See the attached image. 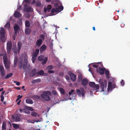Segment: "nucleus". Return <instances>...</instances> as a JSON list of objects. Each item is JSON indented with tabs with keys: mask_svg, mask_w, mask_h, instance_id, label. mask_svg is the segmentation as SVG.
<instances>
[{
	"mask_svg": "<svg viewBox=\"0 0 130 130\" xmlns=\"http://www.w3.org/2000/svg\"><path fill=\"white\" fill-rule=\"evenodd\" d=\"M89 86L92 88H95L96 89L98 90L99 89V86L98 84H95L94 82H90L89 83Z\"/></svg>",
	"mask_w": 130,
	"mask_h": 130,
	"instance_id": "nucleus-8",
	"label": "nucleus"
},
{
	"mask_svg": "<svg viewBox=\"0 0 130 130\" xmlns=\"http://www.w3.org/2000/svg\"><path fill=\"white\" fill-rule=\"evenodd\" d=\"M51 95V92L50 91H44L41 95V98L46 101H48L50 99V96Z\"/></svg>",
	"mask_w": 130,
	"mask_h": 130,
	"instance_id": "nucleus-2",
	"label": "nucleus"
},
{
	"mask_svg": "<svg viewBox=\"0 0 130 130\" xmlns=\"http://www.w3.org/2000/svg\"><path fill=\"white\" fill-rule=\"evenodd\" d=\"M28 109L29 111L30 110L31 111H33L34 109L32 107H28Z\"/></svg>",
	"mask_w": 130,
	"mask_h": 130,
	"instance_id": "nucleus-54",
	"label": "nucleus"
},
{
	"mask_svg": "<svg viewBox=\"0 0 130 130\" xmlns=\"http://www.w3.org/2000/svg\"><path fill=\"white\" fill-rule=\"evenodd\" d=\"M41 81V79H34L31 82V83L32 84H35L36 83H39Z\"/></svg>",
	"mask_w": 130,
	"mask_h": 130,
	"instance_id": "nucleus-23",
	"label": "nucleus"
},
{
	"mask_svg": "<svg viewBox=\"0 0 130 130\" xmlns=\"http://www.w3.org/2000/svg\"><path fill=\"white\" fill-rule=\"evenodd\" d=\"M3 60L6 68L9 69L10 67V64L7 61V56L6 53H4L3 55Z\"/></svg>",
	"mask_w": 130,
	"mask_h": 130,
	"instance_id": "nucleus-4",
	"label": "nucleus"
},
{
	"mask_svg": "<svg viewBox=\"0 0 130 130\" xmlns=\"http://www.w3.org/2000/svg\"><path fill=\"white\" fill-rule=\"evenodd\" d=\"M116 85H115L113 84L112 85L111 88L110 89L112 88H114L115 87Z\"/></svg>",
	"mask_w": 130,
	"mask_h": 130,
	"instance_id": "nucleus-63",
	"label": "nucleus"
},
{
	"mask_svg": "<svg viewBox=\"0 0 130 130\" xmlns=\"http://www.w3.org/2000/svg\"><path fill=\"white\" fill-rule=\"evenodd\" d=\"M96 64H97L98 66V67H99V68H101L103 66V65L102 64V63L101 62H99L98 63H96Z\"/></svg>",
	"mask_w": 130,
	"mask_h": 130,
	"instance_id": "nucleus-39",
	"label": "nucleus"
},
{
	"mask_svg": "<svg viewBox=\"0 0 130 130\" xmlns=\"http://www.w3.org/2000/svg\"><path fill=\"white\" fill-rule=\"evenodd\" d=\"M18 49H14L13 50V53L15 55H17L18 53H19L21 46L22 45V43L21 42H18Z\"/></svg>",
	"mask_w": 130,
	"mask_h": 130,
	"instance_id": "nucleus-6",
	"label": "nucleus"
},
{
	"mask_svg": "<svg viewBox=\"0 0 130 130\" xmlns=\"http://www.w3.org/2000/svg\"><path fill=\"white\" fill-rule=\"evenodd\" d=\"M40 37L42 40H44V37L43 35H40Z\"/></svg>",
	"mask_w": 130,
	"mask_h": 130,
	"instance_id": "nucleus-59",
	"label": "nucleus"
},
{
	"mask_svg": "<svg viewBox=\"0 0 130 130\" xmlns=\"http://www.w3.org/2000/svg\"><path fill=\"white\" fill-rule=\"evenodd\" d=\"M44 58V55H40L38 57V60L40 61H42Z\"/></svg>",
	"mask_w": 130,
	"mask_h": 130,
	"instance_id": "nucleus-25",
	"label": "nucleus"
},
{
	"mask_svg": "<svg viewBox=\"0 0 130 130\" xmlns=\"http://www.w3.org/2000/svg\"><path fill=\"white\" fill-rule=\"evenodd\" d=\"M20 27L17 24H15L13 27V29L14 31V35H17L18 30L20 29Z\"/></svg>",
	"mask_w": 130,
	"mask_h": 130,
	"instance_id": "nucleus-14",
	"label": "nucleus"
},
{
	"mask_svg": "<svg viewBox=\"0 0 130 130\" xmlns=\"http://www.w3.org/2000/svg\"><path fill=\"white\" fill-rule=\"evenodd\" d=\"M74 90H71L70 91V92H69V94L70 95L72 94V93H74V94H75V93L74 92Z\"/></svg>",
	"mask_w": 130,
	"mask_h": 130,
	"instance_id": "nucleus-44",
	"label": "nucleus"
},
{
	"mask_svg": "<svg viewBox=\"0 0 130 130\" xmlns=\"http://www.w3.org/2000/svg\"><path fill=\"white\" fill-rule=\"evenodd\" d=\"M48 60V58L46 57L44 59V60L42 61L41 62V64L42 65H44L45 64L46 62Z\"/></svg>",
	"mask_w": 130,
	"mask_h": 130,
	"instance_id": "nucleus-32",
	"label": "nucleus"
},
{
	"mask_svg": "<svg viewBox=\"0 0 130 130\" xmlns=\"http://www.w3.org/2000/svg\"><path fill=\"white\" fill-rule=\"evenodd\" d=\"M12 125L14 128L15 129H17L19 127V126L18 124L13 123L12 124Z\"/></svg>",
	"mask_w": 130,
	"mask_h": 130,
	"instance_id": "nucleus-37",
	"label": "nucleus"
},
{
	"mask_svg": "<svg viewBox=\"0 0 130 130\" xmlns=\"http://www.w3.org/2000/svg\"><path fill=\"white\" fill-rule=\"evenodd\" d=\"M58 9L59 10H60L59 12H60L62 11L63 9V7L62 6H60L58 7Z\"/></svg>",
	"mask_w": 130,
	"mask_h": 130,
	"instance_id": "nucleus-46",
	"label": "nucleus"
},
{
	"mask_svg": "<svg viewBox=\"0 0 130 130\" xmlns=\"http://www.w3.org/2000/svg\"><path fill=\"white\" fill-rule=\"evenodd\" d=\"M30 24L28 21H26L25 22V26L26 27H29L30 26Z\"/></svg>",
	"mask_w": 130,
	"mask_h": 130,
	"instance_id": "nucleus-34",
	"label": "nucleus"
},
{
	"mask_svg": "<svg viewBox=\"0 0 130 130\" xmlns=\"http://www.w3.org/2000/svg\"><path fill=\"white\" fill-rule=\"evenodd\" d=\"M36 57L32 56L31 60L33 63H34L35 62L36 60Z\"/></svg>",
	"mask_w": 130,
	"mask_h": 130,
	"instance_id": "nucleus-43",
	"label": "nucleus"
},
{
	"mask_svg": "<svg viewBox=\"0 0 130 130\" xmlns=\"http://www.w3.org/2000/svg\"><path fill=\"white\" fill-rule=\"evenodd\" d=\"M69 76L71 80L73 82L76 81V76L72 73H70Z\"/></svg>",
	"mask_w": 130,
	"mask_h": 130,
	"instance_id": "nucleus-11",
	"label": "nucleus"
},
{
	"mask_svg": "<svg viewBox=\"0 0 130 130\" xmlns=\"http://www.w3.org/2000/svg\"><path fill=\"white\" fill-rule=\"evenodd\" d=\"M18 58L17 57H15L14 60V66L16 67L17 64L18 63Z\"/></svg>",
	"mask_w": 130,
	"mask_h": 130,
	"instance_id": "nucleus-31",
	"label": "nucleus"
},
{
	"mask_svg": "<svg viewBox=\"0 0 130 130\" xmlns=\"http://www.w3.org/2000/svg\"><path fill=\"white\" fill-rule=\"evenodd\" d=\"M82 79V75L81 74H79L78 75L77 81L80 82Z\"/></svg>",
	"mask_w": 130,
	"mask_h": 130,
	"instance_id": "nucleus-30",
	"label": "nucleus"
},
{
	"mask_svg": "<svg viewBox=\"0 0 130 130\" xmlns=\"http://www.w3.org/2000/svg\"><path fill=\"white\" fill-rule=\"evenodd\" d=\"M47 68L48 70H52V69L53 67L52 66L50 65L48 66Z\"/></svg>",
	"mask_w": 130,
	"mask_h": 130,
	"instance_id": "nucleus-51",
	"label": "nucleus"
},
{
	"mask_svg": "<svg viewBox=\"0 0 130 130\" xmlns=\"http://www.w3.org/2000/svg\"><path fill=\"white\" fill-rule=\"evenodd\" d=\"M54 6L55 7H58V4L57 3H55L54 5Z\"/></svg>",
	"mask_w": 130,
	"mask_h": 130,
	"instance_id": "nucleus-64",
	"label": "nucleus"
},
{
	"mask_svg": "<svg viewBox=\"0 0 130 130\" xmlns=\"http://www.w3.org/2000/svg\"><path fill=\"white\" fill-rule=\"evenodd\" d=\"M59 91L63 95L65 94V91L62 88H60Z\"/></svg>",
	"mask_w": 130,
	"mask_h": 130,
	"instance_id": "nucleus-36",
	"label": "nucleus"
},
{
	"mask_svg": "<svg viewBox=\"0 0 130 130\" xmlns=\"http://www.w3.org/2000/svg\"><path fill=\"white\" fill-rule=\"evenodd\" d=\"M5 27H6L7 28H10V24L9 22H7L6 24L5 25Z\"/></svg>",
	"mask_w": 130,
	"mask_h": 130,
	"instance_id": "nucleus-38",
	"label": "nucleus"
},
{
	"mask_svg": "<svg viewBox=\"0 0 130 130\" xmlns=\"http://www.w3.org/2000/svg\"><path fill=\"white\" fill-rule=\"evenodd\" d=\"M93 67L96 68H97L98 67V65L97 64H93Z\"/></svg>",
	"mask_w": 130,
	"mask_h": 130,
	"instance_id": "nucleus-61",
	"label": "nucleus"
},
{
	"mask_svg": "<svg viewBox=\"0 0 130 130\" xmlns=\"http://www.w3.org/2000/svg\"><path fill=\"white\" fill-rule=\"evenodd\" d=\"M59 102V100H57L55 102H53V105L56 104V103H58Z\"/></svg>",
	"mask_w": 130,
	"mask_h": 130,
	"instance_id": "nucleus-55",
	"label": "nucleus"
},
{
	"mask_svg": "<svg viewBox=\"0 0 130 130\" xmlns=\"http://www.w3.org/2000/svg\"><path fill=\"white\" fill-rule=\"evenodd\" d=\"M48 60V58L46 57L44 59V60L42 61L41 62V64L42 65H44L45 64L46 62Z\"/></svg>",
	"mask_w": 130,
	"mask_h": 130,
	"instance_id": "nucleus-33",
	"label": "nucleus"
},
{
	"mask_svg": "<svg viewBox=\"0 0 130 130\" xmlns=\"http://www.w3.org/2000/svg\"><path fill=\"white\" fill-rule=\"evenodd\" d=\"M14 83H15V84L17 86H19L20 84V82L15 81H14Z\"/></svg>",
	"mask_w": 130,
	"mask_h": 130,
	"instance_id": "nucleus-49",
	"label": "nucleus"
},
{
	"mask_svg": "<svg viewBox=\"0 0 130 130\" xmlns=\"http://www.w3.org/2000/svg\"><path fill=\"white\" fill-rule=\"evenodd\" d=\"M41 5V2L39 1H38L36 2V5L37 6H40Z\"/></svg>",
	"mask_w": 130,
	"mask_h": 130,
	"instance_id": "nucleus-45",
	"label": "nucleus"
},
{
	"mask_svg": "<svg viewBox=\"0 0 130 130\" xmlns=\"http://www.w3.org/2000/svg\"><path fill=\"white\" fill-rule=\"evenodd\" d=\"M1 101L3 102L4 100V97L3 95H1Z\"/></svg>",
	"mask_w": 130,
	"mask_h": 130,
	"instance_id": "nucleus-52",
	"label": "nucleus"
},
{
	"mask_svg": "<svg viewBox=\"0 0 130 130\" xmlns=\"http://www.w3.org/2000/svg\"><path fill=\"white\" fill-rule=\"evenodd\" d=\"M12 46V43L10 41L8 42L7 43V53H9L11 51Z\"/></svg>",
	"mask_w": 130,
	"mask_h": 130,
	"instance_id": "nucleus-10",
	"label": "nucleus"
},
{
	"mask_svg": "<svg viewBox=\"0 0 130 130\" xmlns=\"http://www.w3.org/2000/svg\"><path fill=\"white\" fill-rule=\"evenodd\" d=\"M105 70V68H99V69H98L96 70V71L97 73H99L101 74H103L104 73Z\"/></svg>",
	"mask_w": 130,
	"mask_h": 130,
	"instance_id": "nucleus-12",
	"label": "nucleus"
},
{
	"mask_svg": "<svg viewBox=\"0 0 130 130\" xmlns=\"http://www.w3.org/2000/svg\"><path fill=\"white\" fill-rule=\"evenodd\" d=\"M53 43L52 42L51 43V44L50 45V47L51 49H53Z\"/></svg>",
	"mask_w": 130,
	"mask_h": 130,
	"instance_id": "nucleus-57",
	"label": "nucleus"
},
{
	"mask_svg": "<svg viewBox=\"0 0 130 130\" xmlns=\"http://www.w3.org/2000/svg\"><path fill=\"white\" fill-rule=\"evenodd\" d=\"M26 103L28 104H32L33 101L32 100L29 99H27L26 100Z\"/></svg>",
	"mask_w": 130,
	"mask_h": 130,
	"instance_id": "nucleus-24",
	"label": "nucleus"
},
{
	"mask_svg": "<svg viewBox=\"0 0 130 130\" xmlns=\"http://www.w3.org/2000/svg\"><path fill=\"white\" fill-rule=\"evenodd\" d=\"M19 67L20 69L22 68V59H21V61H19L18 62Z\"/></svg>",
	"mask_w": 130,
	"mask_h": 130,
	"instance_id": "nucleus-26",
	"label": "nucleus"
},
{
	"mask_svg": "<svg viewBox=\"0 0 130 130\" xmlns=\"http://www.w3.org/2000/svg\"><path fill=\"white\" fill-rule=\"evenodd\" d=\"M52 93L53 95H56L58 94L57 92L54 90H53L52 91Z\"/></svg>",
	"mask_w": 130,
	"mask_h": 130,
	"instance_id": "nucleus-40",
	"label": "nucleus"
},
{
	"mask_svg": "<svg viewBox=\"0 0 130 130\" xmlns=\"http://www.w3.org/2000/svg\"><path fill=\"white\" fill-rule=\"evenodd\" d=\"M0 71L2 78H3L5 76L6 73L2 65L0 66Z\"/></svg>",
	"mask_w": 130,
	"mask_h": 130,
	"instance_id": "nucleus-9",
	"label": "nucleus"
},
{
	"mask_svg": "<svg viewBox=\"0 0 130 130\" xmlns=\"http://www.w3.org/2000/svg\"><path fill=\"white\" fill-rule=\"evenodd\" d=\"M31 116L34 117H39V114L34 112H31Z\"/></svg>",
	"mask_w": 130,
	"mask_h": 130,
	"instance_id": "nucleus-29",
	"label": "nucleus"
},
{
	"mask_svg": "<svg viewBox=\"0 0 130 130\" xmlns=\"http://www.w3.org/2000/svg\"><path fill=\"white\" fill-rule=\"evenodd\" d=\"M77 94L79 96H81V94L82 96L84 97L85 94V92L84 88L82 87H80L79 89L76 90Z\"/></svg>",
	"mask_w": 130,
	"mask_h": 130,
	"instance_id": "nucleus-5",
	"label": "nucleus"
},
{
	"mask_svg": "<svg viewBox=\"0 0 130 130\" xmlns=\"http://www.w3.org/2000/svg\"><path fill=\"white\" fill-rule=\"evenodd\" d=\"M99 84H100V88L102 91H104L106 90L107 85L106 80L103 79H100L99 80Z\"/></svg>",
	"mask_w": 130,
	"mask_h": 130,
	"instance_id": "nucleus-3",
	"label": "nucleus"
},
{
	"mask_svg": "<svg viewBox=\"0 0 130 130\" xmlns=\"http://www.w3.org/2000/svg\"><path fill=\"white\" fill-rule=\"evenodd\" d=\"M46 46L45 44L42 45L40 48V51L41 52H43L46 49Z\"/></svg>",
	"mask_w": 130,
	"mask_h": 130,
	"instance_id": "nucleus-20",
	"label": "nucleus"
},
{
	"mask_svg": "<svg viewBox=\"0 0 130 130\" xmlns=\"http://www.w3.org/2000/svg\"><path fill=\"white\" fill-rule=\"evenodd\" d=\"M105 70V73L106 75V76H108L109 75V71L107 70Z\"/></svg>",
	"mask_w": 130,
	"mask_h": 130,
	"instance_id": "nucleus-48",
	"label": "nucleus"
},
{
	"mask_svg": "<svg viewBox=\"0 0 130 130\" xmlns=\"http://www.w3.org/2000/svg\"><path fill=\"white\" fill-rule=\"evenodd\" d=\"M121 85L123 86L124 84V81L123 80H122L121 82Z\"/></svg>",
	"mask_w": 130,
	"mask_h": 130,
	"instance_id": "nucleus-56",
	"label": "nucleus"
},
{
	"mask_svg": "<svg viewBox=\"0 0 130 130\" xmlns=\"http://www.w3.org/2000/svg\"><path fill=\"white\" fill-rule=\"evenodd\" d=\"M44 73V71L43 70H41L39 71L37 73V74L38 75H43Z\"/></svg>",
	"mask_w": 130,
	"mask_h": 130,
	"instance_id": "nucleus-35",
	"label": "nucleus"
},
{
	"mask_svg": "<svg viewBox=\"0 0 130 130\" xmlns=\"http://www.w3.org/2000/svg\"><path fill=\"white\" fill-rule=\"evenodd\" d=\"M55 10L56 12H57L59 11V10L58 7L56 8L55 9Z\"/></svg>",
	"mask_w": 130,
	"mask_h": 130,
	"instance_id": "nucleus-62",
	"label": "nucleus"
},
{
	"mask_svg": "<svg viewBox=\"0 0 130 130\" xmlns=\"http://www.w3.org/2000/svg\"><path fill=\"white\" fill-rule=\"evenodd\" d=\"M39 52V50L38 49H37L32 54V56L35 57H36L38 55Z\"/></svg>",
	"mask_w": 130,
	"mask_h": 130,
	"instance_id": "nucleus-17",
	"label": "nucleus"
},
{
	"mask_svg": "<svg viewBox=\"0 0 130 130\" xmlns=\"http://www.w3.org/2000/svg\"><path fill=\"white\" fill-rule=\"evenodd\" d=\"M28 58L27 56L24 57L23 61V68L25 70V74H27L29 73L31 69L30 65L29 63H28Z\"/></svg>",
	"mask_w": 130,
	"mask_h": 130,
	"instance_id": "nucleus-1",
	"label": "nucleus"
},
{
	"mask_svg": "<svg viewBox=\"0 0 130 130\" xmlns=\"http://www.w3.org/2000/svg\"><path fill=\"white\" fill-rule=\"evenodd\" d=\"M31 7H28L26 11L27 12H29L31 11Z\"/></svg>",
	"mask_w": 130,
	"mask_h": 130,
	"instance_id": "nucleus-47",
	"label": "nucleus"
},
{
	"mask_svg": "<svg viewBox=\"0 0 130 130\" xmlns=\"http://www.w3.org/2000/svg\"><path fill=\"white\" fill-rule=\"evenodd\" d=\"M88 83V82L87 79H84L82 80L81 82V84L83 86L86 85Z\"/></svg>",
	"mask_w": 130,
	"mask_h": 130,
	"instance_id": "nucleus-22",
	"label": "nucleus"
},
{
	"mask_svg": "<svg viewBox=\"0 0 130 130\" xmlns=\"http://www.w3.org/2000/svg\"><path fill=\"white\" fill-rule=\"evenodd\" d=\"M112 83L111 82H109L108 83V87L107 90L108 91H109L112 86Z\"/></svg>",
	"mask_w": 130,
	"mask_h": 130,
	"instance_id": "nucleus-28",
	"label": "nucleus"
},
{
	"mask_svg": "<svg viewBox=\"0 0 130 130\" xmlns=\"http://www.w3.org/2000/svg\"><path fill=\"white\" fill-rule=\"evenodd\" d=\"M54 71L53 70H48V73H54Z\"/></svg>",
	"mask_w": 130,
	"mask_h": 130,
	"instance_id": "nucleus-58",
	"label": "nucleus"
},
{
	"mask_svg": "<svg viewBox=\"0 0 130 130\" xmlns=\"http://www.w3.org/2000/svg\"><path fill=\"white\" fill-rule=\"evenodd\" d=\"M14 15L15 17L19 18L22 16V14L19 12L17 11L14 13Z\"/></svg>",
	"mask_w": 130,
	"mask_h": 130,
	"instance_id": "nucleus-16",
	"label": "nucleus"
},
{
	"mask_svg": "<svg viewBox=\"0 0 130 130\" xmlns=\"http://www.w3.org/2000/svg\"><path fill=\"white\" fill-rule=\"evenodd\" d=\"M36 69L32 70L30 74L32 77H34L37 74V73H36Z\"/></svg>",
	"mask_w": 130,
	"mask_h": 130,
	"instance_id": "nucleus-19",
	"label": "nucleus"
},
{
	"mask_svg": "<svg viewBox=\"0 0 130 130\" xmlns=\"http://www.w3.org/2000/svg\"><path fill=\"white\" fill-rule=\"evenodd\" d=\"M21 116V114L17 113L15 116H12V118L13 120L16 122L20 121L21 120L20 117Z\"/></svg>",
	"mask_w": 130,
	"mask_h": 130,
	"instance_id": "nucleus-7",
	"label": "nucleus"
},
{
	"mask_svg": "<svg viewBox=\"0 0 130 130\" xmlns=\"http://www.w3.org/2000/svg\"><path fill=\"white\" fill-rule=\"evenodd\" d=\"M30 113V111H29L28 110V109H26L25 111V113H26L27 114H29Z\"/></svg>",
	"mask_w": 130,
	"mask_h": 130,
	"instance_id": "nucleus-50",
	"label": "nucleus"
},
{
	"mask_svg": "<svg viewBox=\"0 0 130 130\" xmlns=\"http://www.w3.org/2000/svg\"><path fill=\"white\" fill-rule=\"evenodd\" d=\"M0 34L2 38H4L5 37V31L3 27H1L0 29Z\"/></svg>",
	"mask_w": 130,
	"mask_h": 130,
	"instance_id": "nucleus-13",
	"label": "nucleus"
},
{
	"mask_svg": "<svg viewBox=\"0 0 130 130\" xmlns=\"http://www.w3.org/2000/svg\"><path fill=\"white\" fill-rule=\"evenodd\" d=\"M32 97L35 99H37L38 100L40 98V96L38 95H34Z\"/></svg>",
	"mask_w": 130,
	"mask_h": 130,
	"instance_id": "nucleus-42",
	"label": "nucleus"
},
{
	"mask_svg": "<svg viewBox=\"0 0 130 130\" xmlns=\"http://www.w3.org/2000/svg\"><path fill=\"white\" fill-rule=\"evenodd\" d=\"M52 8V6L51 5H48L47 6V9L46 7L44 8V11L45 12H46L47 11L48 12H50Z\"/></svg>",
	"mask_w": 130,
	"mask_h": 130,
	"instance_id": "nucleus-15",
	"label": "nucleus"
},
{
	"mask_svg": "<svg viewBox=\"0 0 130 130\" xmlns=\"http://www.w3.org/2000/svg\"><path fill=\"white\" fill-rule=\"evenodd\" d=\"M31 32V29L29 28H26L25 30V34L26 35H28Z\"/></svg>",
	"mask_w": 130,
	"mask_h": 130,
	"instance_id": "nucleus-18",
	"label": "nucleus"
},
{
	"mask_svg": "<svg viewBox=\"0 0 130 130\" xmlns=\"http://www.w3.org/2000/svg\"><path fill=\"white\" fill-rule=\"evenodd\" d=\"M42 41L40 39L38 40L36 42V45L38 47L40 46H41L42 43Z\"/></svg>",
	"mask_w": 130,
	"mask_h": 130,
	"instance_id": "nucleus-21",
	"label": "nucleus"
},
{
	"mask_svg": "<svg viewBox=\"0 0 130 130\" xmlns=\"http://www.w3.org/2000/svg\"><path fill=\"white\" fill-rule=\"evenodd\" d=\"M23 97V96L21 95H18L17 96V98H18L19 99H21V98H22Z\"/></svg>",
	"mask_w": 130,
	"mask_h": 130,
	"instance_id": "nucleus-60",
	"label": "nucleus"
},
{
	"mask_svg": "<svg viewBox=\"0 0 130 130\" xmlns=\"http://www.w3.org/2000/svg\"><path fill=\"white\" fill-rule=\"evenodd\" d=\"M13 75V73H10L7 74L4 79H8L9 78L11 77Z\"/></svg>",
	"mask_w": 130,
	"mask_h": 130,
	"instance_id": "nucleus-27",
	"label": "nucleus"
},
{
	"mask_svg": "<svg viewBox=\"0 0 130 130\" xmlns=\"http://www.w3.org/2000/svg\"><path fill=\"white\" fill-rule=\"evenodd\" d=\"M55 12V9L54 8H53L51 10V12L52 13H54Z\"/></svg>",
	"mask_w": 130,
	"mask_h": 130,
	"instance_id": "nucleus-53",
	"label": "nucleus"
},
{
	"mask_svg": "<svg viewBox=\"0 0 130 130\" xmlns=\"http://www.w3.org/2000/svg\"><path fill=\"white\" fill-rule=\"evenodd\" d=\"M2 129H6V123L5 122H3L2 125Z\"/></svg>",
	"mask_w": 130,
	"mask_h": 130,
	"instance_id": "nucleus-41",
	"label": "nucleus"
}]
</instances>
